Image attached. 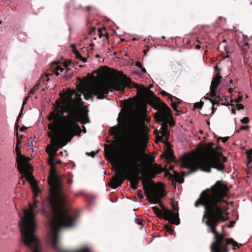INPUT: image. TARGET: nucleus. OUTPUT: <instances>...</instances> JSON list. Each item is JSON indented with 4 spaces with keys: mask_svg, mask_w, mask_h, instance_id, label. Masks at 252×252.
<instances>
[{
    "mask_svg": "<svg viewBox=\"0 0 252 252\" xmlns=\"http://www.w3.org/2000/svg\"><path fill=\"white\" fill-rule=\"evenodd\" d=\"M228 188L221 181H218L210 189L203 190L194 203L198 207L199 205L204 208L202 220L214 235L215 241L212 243L211 250L212 252H228L227 246L232 245L233 249L238 246V244L232 238L225 239L223 234L219 233L217 227L220 222L228 220L225 214L228 205L224 200L227 196Z\"/></svg>",
    "mask_w": 252,
    "mask_h": 252,
    "instance_id": "1",
    "label": "nucleus"
},
{
    "mask_svg": "<svg viewBox=\"0 0 252 252\" xmlns=\"http://www.w3.org/2000/svg\"><path fill=\"white\" fill-rule=\"evenodd\" d=\"M87 109H82L75 100H71L65 105H59L47 117L50 131L48 136L54 139L58 147L61 148L70 141L76 131L80 134L81 129L77 123L85 124L90 122Z\"/></svg>",
    "mask_w": 252,
    "mask_h": 252,
    "instance_id": "2",
    "label": "nucleus"
},
{
    "mask_svg": "<svg viewBox=\"0 0 252 252\" xmlns=\"http://www.w3.org/2000/svg\"><path fill=\"white\" fill-rule=\"evenodd\" d=\"M214 143L210 142L207 144L203 149V152L205 154L206 158L201 160H198L194 156H187L184 158L182 162L183 168H189V171L186 174L183 172L184 175L193 173L200 168L201 170L210 172L211 168H215L219 171L223 172L225 166L221 162V157L222 162L227 161V158L222 156V154H219L213 147Z\"/></svg>",
    "mask_w": 252,
    "mask_h": 252,
    "instance_id": "3",
    "label": "nucleus"
},
{
    "mask_svg": "<svg viewBox=\"0 0 252 252\" xmlns=\"http://www.w3.org/2000/svg\"><path fill=\"white\" fill-rule=\"evenodd\" d=\"M163 171V169L160 165L154 163L152 165V167L149 170L142 174L143 177L144 178L142 180V185L145 195L150 203L154 204H158L163 211L164 219L165 220H168L172 224L178 225L180 222L179 213H173L168 209L165 208L159 202L161 197L164 196V194L155 188V183L151 180L152 178H155L157 174H159Z\"/></svg>",
    "mask_w": 252,
    "mask_h": 252,
    "instance_id": "4",
    "label": "nucleus"
},
{
    "mask_svg": "<svg viewBox=\"0 0 252 252\" xmlns=\"http://www.w3.org/2000/svg\"><path fill=\"white\" fill-rule=\"evenodd\" d=\"M115 71L116 72L115 75L122 77V78L116 79L109 82L101 81L91 87V93L94 95H97L98 99H102L106 97L109 91L112 90L124 93L126 87L137 89V94L142 98L146 97L148 93L153 94V92L147 88L143 86L140 87L138 84L132 82L131 80L127 78L122 71L116 70Z\"/></svg>",
    "mask_w": 252,
    "mask_h": 252,
    "instance_id": "5",
    "label": "nucleus"
},
{
    "mask_svg": "<svg viewBox=\"0 0 252 252\" xmlns=\"http://www.w3.org/2000/svg\"><path fill=\"white\" fill-rule=\"evenodd\" d=\"M141 138V130L138 127H135L130 132L128 136V143L129 151L128 154L127 162L126 167L129 169L125 168V175L126 179L138 185L141 178L138 175L141 173L142 170L139 168L140 161V152L138 148V144Z\"/></svg>",
    "mask_w": 252,
    "mask_h": 252,
    "instance_id": "6",
    "label": "nucleus"
},
{
    "mask_svg": "<svg viewBox=\"0 0 252 252\" xmlns=\"http://www.w3.org/2000/svg\"><path fill=\"white\" fill-rule=\"evenodd\" d=\"M33 204L29 203V209H23V216L21 217L19 223L22 240L26 246L39 244V241L35 235L36 222L35 211L38 208L39 201L33 198Z\"/></svg>",
    "mask_w": 252,
    "mask_h": 252,
    "instance_id": "7",
    "label": "nucleus"
},
{
    "mask_svg": "<svg viewBox=\"0 0 252 252\" xmlns=\"http://www.w3.org/2000/svg\"><path fill=\"white\" fill-rule=\"evenodd\" d=\"M155 109L157 110L154 114V119L158 122L161 123L160 128L161 135L157 136V139L167 145H170L168 141L169 131L168 130V118L171 116V110L164 102L160 101Z\"/></svg>",
    "mask_w": 252,
    "mask_h": 252,
    "instance_id": "8",
    "label": "nucleus"
},
{
    "mask_svg": "<svg viewBox=\"0 0 252 252\" xmlns=\"http://www.w3.org/2000/svg\"><path fill=\"white\" fill-rule=\"evenodd\" d=\"M15 151L17 154L16 163H17L18 170L20 173L26 175L32 168L28 163L30 158L21 154L20 147H16ZM25 176H22L21 179H23Z\"/></svg>",
    "mask_w": 252,
    "mask_h": 252,
    "instance_id": "9",
    "label": "nucleus"
},
{
    "mask_svg": "<svg viewBox=\"0 0 252 252\" xmlns=\"http://www.w3.org/2000/svg\"><path fill=\"white\" fill-rule=\"evenodd\" d=\"M60 62H56L52 63L51 65V68L53 71V73H55L57 76L59 75V71L61 72H63L64 68H66V73L64 76V78H65L66 80H69L71 79L72 76V72H69V71L70 70V68L68 67L69 66H71L73 63L71 61H69L68 62L64 63L63 64V67H62L60 64Z\"/></svg>",
    "mask_w": 252,
    "mask_h": 252,
    "instance_id": "10",
    "label": "nucleus"
},
{
    "mask_svg": "<svg viewBox=\"0 0 252 252\" xmlns=\"http://www.w3.org/2000/svg\"><path fill=\"white\" fill-rule=\"evenodd\" d=\"M239 46L241 48L242 53L243 54L244 63L246 65H250L249 59L247 57V53L249 52V44L248 42L247 38L245 36H243L241 41L238 42Z\"/></svg>",
    "mask_w": 252,
    "mask_h": 252,
    "instance_id": "11",
    "label": "nucleus"
},
{
    "mask_svg": "<svg viewBox=\"0 0 252 252\" xmlns=\"http://www.w3.org/2000/svg\"><path fill=\"white\" fill-rule=\"evenodd\" d=\"M126 179L125 175V168L120 172L118 174L114 176L110 183V186L112 189H116L120 187L123 184L124 181Z\"/></svg>",
    "mask_w": 252,
    "mask_h": 252,
    "instance_id": "12",
    "label": "nucleus"
},
{
    "mask_svg": "<svg viewBox=\"0 0 252 252\" xmlns=\"http://www.w3.org/2000/svg\"><path fill=\"white\" fill-rule=\"evenodd\" d=\"M187 156H192V155H186L182 158V159L181 160V166L183 168H184L182 167V162H183V160L184 159V158L185 157H186ZM188 168L189 169V170L187 172H186L185 171L181 172L182 175H181L178 172L175 171L174 170L173 171L174 172V175H173L171 173H170L168 171H166V172H165V175H169L170 179H174L176 182H179L180 183H182L184 182V179H183V176H188L189 175V174L188 175H184L183 173V172H185L186 174L188 173L189 171V168ZM191 173H190V174ZM189 174H190V173H189Z\"/></svg>",
    "mask_w": 252,
    "mask_h": 252,
    "instance_id": "13",
    "label": "nucleus"
},
{
    "mask_svg": "<svg viewBox=\"0 0 252 252\" xmlns=\"http://www.w3.org/2000/svg\"><path fill=\"white\" fill-rule=\"evenodd\" d=\"M221 78L222 77L219 74H217L213 79L210 86V96L211 97H213L216 95V93H217L218 92V88L220 84V80Z\"/></svg>",
    "mask_w": 252,
    "mask_h": 252,
    "instance_id": "14",
    "label": "nucleus"
},
{
    "mask_svg": "<svg viewBox=\"0 0 252 252\" xmlns=\"http://www.w3.org/2000/svg\"><path fill=\"white\" fill-rule=\"evenodd\" d=\"M46 151L49 155V157L48 160L49 165H50L51 167L55 166V163L54 162V157L57 151V149L50 145H48L46 148Z\"/></svg>",
    "mask_w": 252,
    "mask_h": 252,
    "instance_id": "15",
    "label": "nucleus"
},
{
    "mask_svg": "<svg viewBox=\"0 0 252 252\" xmlns=\"http://www.w3.org/2000/svg\"><path fill=\"white\" fill-rule=\"evenodd\" d=\"M223 96H221L220 95H217L215 96L214 97H215L214 99H213L212 98H209V99L210 100V101L212 103V105H215V104H219L220 103H221V105H225V103L224 101H226V99H223L222 98Z\"/></svg>",
    "mask_w": 252,
    "mask_h": 252,
    "instance_id": "16",
    "label": "nucleus"
},
{
    "mask_svg": "<svg viewBox=\"0 0 252 252\" xmlns=\"http://www.w3.org/2000/svg\"><path fill=\"white\" fill-rule=\"evenodd\" d=\"M164 158L169 161H172L174 159L175 157L173 155V151L170 148H167L164 154H162Z\"/></svg>",
    "mask_w": 252,
    "mask_h": 252,
    "instance_id": "17",
    "label": "nucleus"
},
{
    "mask_svg": "<svg viewBox=\"0 0 252 252\" xmlns=\"http://www.w3.org/2000/svg\"><path fill=\"white\" fill-rule=\"evenodd\" d=\"M218 49L221 52H225L226 53H229L228 48L226 46L225 40H223L222 42H220L218 46Z\"/></svg>",
    "mask_w": 252,
    "mask_h": 252,
    "instance_id": "18",
    "label": "nucleus"
},
{
    "mask_svg": "<svg viewBox=\"0 0 252 252\" xmlns=\"http://www.w3.org/2000/svg\"><path fill=\"white\" fill-rule=\"evenodd\" d=\"M171 102V105L172 108L174 109L175 111L176 112V115H179V110H178V105L180 104L182 102V100H179V102H174L173 99H171L170 100Z\"/></svg>",
    "mask_w": 252,
    "mask_h": 252,
    "instance_id": "19",
    "label": "nucleus"
},
{
    "mask_svg": "<svg viewBox=\"0 0 252 252\" xmlns=\"http://www.w3.org/2000/svg\"><path fill=\"white\" fill-rule=\"evenodd\" d=\"M154 214L157 215V216L159 218H163L164 219V214L162 213L161 211L156 206H154L152 208Z\"/></svg>",
    "mask_w": 252,
    "mask_h": 252,
    "instance_id": "20",
    "label": "nucleus"
},
{
    "mask_svg": "<svg viewBox=\"0 0 252 252\" xmlns=\"http://www.w3.org/2000/svg\"><path fill=\"white\" fill-rule=\"evenodd\" d=\"M28 247L32 251V252H41L39 244L32 245Z\"/></svg>",
    "mask_w": 252,
    "mask_h": 252,
    "instance_id": "21",
    "label": "nucleus"
},
{
    "mask_svg": "<svg viewBox=\"0 0 252 252\" xmlns=\"http://www.w3.org/2000/svg\"><path fill=\"white\" fill-rule=\"evenodd\" d=\"M98 36L100 38L102 36H105L106 39H108L109 34L106 32V29L104 28L103 30L101 29H98Z\"/></svg>",
    "mask_w": 252,
    "mask_h": 252,
    "instance_id": "22",
    "label": "nucleus"
},
{
    "mask_svg": "<svg viewBox=\"0 0 252 252\" xmlns=\"http://www.w3.org/2000/svg\"><path fill=\"white\" fill-rule=\"evenodd\" d=\"M109 156L111 157V158L113 159V162L115 163L116 165H117V167H118V165L117 164V158L116 157V156L114 154L113 150L112 149L109 150Z\"/></svg>",
    "mask_w": 252,
    "mask_h": 252,
    "instance_id": "23",
    "label": "nucleus"
},
{
    "mask_svg": "<svg viewBox=\"0 0 252 252\" xmlns=\"http://www.w3.org/2000/svg\"><path fill=\"white\" fill-rule=\"evenodd\" d=\"M32 190L34 193L33 198H35L38 195V193L40 191V189L37 185H32Z\"/></svg>",
    "mask_w": 252,
    "mask_h": 252,
    "instance_id": "24",
    "label": "nucleus"
},
{
    "mask_svg": "<svg viewBox=\"0 0 252 252\" xmlns=\"http://www.w3.org/2000/svg\"><path fill=\"white\" fill-rule=\"evenodd\" d=\"M164 229H165L166 231L168 232L170 235H173L175 233V232L173 229L172 228V226L171 225L168 224L164 226Z\"/></svg>",
    "mask_w": 252,
    "mask_h": 252,
    "instance_id": "25",
    "label": "nucleus"
},
{
    "mask_svg": "<svg viewBox=\"0 0 252 252\" xmlns=\"http://www.w3.org/2000/svg\"><path fill=\"white\" fill-rule=\"evenodd\" d=\"M167 122L168 125L169 124L171 127H172L175 125V123L172 117V111L171 112V116L169 117L168 118Z\"/></svg>",
    "mask_w": 252,
    "mask_h": 252,
    "instance_id": "26",
    "label": "nucleus"
},
{
    "mask_svg": "<svg viewBox=\"0 0 252 252\" xmlns=\"http://www.w3.org/2000/svg\"><path fill=\"white\" fill-rule=\"evenodd\" d=\"M247 156V159L248 160V162L250 163L252 161V149H249V150L247 151L246 152Z\"/></svg>",
    "mask_w": 252,
    "mask_h": 252,
    "instance_id": "27",
    "label": "nucleus"
},
{
    "mask_svg": "<svg viewBox=\"0 0 252 252\" xmlns=\"http://www.w3.org/2000/svg\"><path fill=\"white\" fill-rule=\"evenodd\" d=\"M171 205L172 207V209L174 211H177V213H178L179 207H178V203L177 201H175V200H173L171 201Z\"/></svg>",
    "mask_w": 252,
    "mask_h": 252,
    "instance_id": "28",
    "label": "nucleus"
},
{
    "mask_svg": "<svg viewBox=\"0 0 252 252\" xmlns=\"http://www.w3.org/2000/svg\"><path fill=\"white\" fill-rule=\"evenodd\" d=\"M160 94L164 96H167L168 99H169L170 100L171 99H173V96L164 91H162L160 92Z\"/></svg>",
    "mask_w": 252,
    "mask_h": 252,
    "instance_id": "29",
    "label": "nucleus"
},
{
    "mask_svg": "<svg viewBox=\"0 0 252 252\" xmlns=\"http://www.w3.org/2000/svg\"><path fill=\"white\" fill-rule=\"evenodd\" d=\"M73 52L75 54L76 58L80 59V58H83V57L81 55V54L76 49L75 47H74L73 49Z\"/></svg>",
    "mask_w": 252,
    "mask_h": 252,
    "instance_id": "30",
    "label": "nucleus"
},
{
    "mask_svg": "<svg viewBox=\"0 0 252 252\" xmlns=\"http://www.w3.org/2000/svg\"><path fill=\"white\" fill-rule=\"evenodd\" d=\"M204 102L203 101H200L199 102H196L194 104V107L195 108H199L201 109L203 105Z\"/></svg>",
    "mask_w": 252,
    "mask_h": 252,
    "instance_id": "31",
    "label": "nucleus"
},
{
    "mask_svg": "<svg viewBox=\"0 0 252 252\" xmlns=\"http://www.w3.org/2000/svg\"><path fill=\"white\" fill-rule=\"evenodd\" d=\"M137 195L138 196L140 201H142L144 199V196L142 194V191L140 189H138L137 191Z\"/></svg>",
    "mask_w": 252,
    "mask_h": 252,
    "instance_id": "32",
    "label": "nucleus"
},
{
    "mask_svg": "<svg viewBox=\"0 0 252 252\" xmlns=\"http://www.w3.org/2000/svg\"><path fill=\"white\" fill-rule=\"evenodd\" d=\"M39 88L38 87V85H36L35 86H34L30 91V93H29V94H33L34 93V92L38 90Z\"/></svg>",
    "mask_w": 252,
    "mask_h": 252,
    "instance_id": "33",
    "label": "nucleus"
},
{
    "mask_svg": "<svg viewBox=\"0 0 252 252\" xmlns=\"http://www.w3.org/2000/svg\"><path fill=\"white\" fill-rule=\"evenodd\" d=\"M241 122L242 124H248L249 122V119L248 117H244L242 119H241Z\"/></svg>",
    "mask_w": 252,
    "mask_h": 252,
    "instance_id": "34",
    "label": "nucleus"
},
{
    "mask_svg": "<svg viewBox=\"0 0 252 252\" xmlns=\"http://www.w3.org/2000/svg\"><path fill=\"white\" fill-rule=\"evenodd\" d=\"M16 136H17V141H16V147H21L20 146V143H21L20 139L19 137V134L18 133V132H17Z\"/></svg>",
    "mask_w": 252,
    "mask_h": 252,
    "instance_id": "35",
    "label": "nucleus"
},
{
    "mask_svg": "<svg viewBox=\"0 0 252 252\" xmlns=\"http://www.w3.org/2000/svg\"><path fill=\"white\" fill-rule=\"evenodd\" d=\"M130 187L134 190H136L137 189L138 184H137L133 183V182H130Z\"/></svg>",
    "mask_w": 252,
    "mask_h": 252,
    "instance_id": "36",
    "label": "nucleus"
},
{
    "mask_svg": "<svg viewBox=\"0 0 252 252\" xmlns=\"http://www.w3.org/2000/svg\"><path fill=\"white\" fill-rule=\"evenodd\" d=\"M135 222L138 225H143V220L141 219L136 218Z\"/></svg>",
    "mask_w": 252,
    "mask_h": 252,
    "instance_id": "37",
    "label": "nucleus"
},
{
    "mask_svg": "<svg viewBox=\"0 0 252 252\" xmlns=\"http://www.w3.org/2000/svg\"><path fill=\"white\" fill-rule=\"evenodd\" d=\"M229 139V137L227 136V137H220L219 138H218V140H222V142L223 143H225L226 142H227L228 141Z\"/></svg>",
    "mask_w": 252,
    "mask_h": 252,
    "instance_id": "38",
    "label": "nucleus"
},
{
    "mask_svg": "<svg viewBox=\"0 0 252 252\" xmlns=\"http://www.w3.org/2000/svg\"><path fill=\"white\" fill-rule=\"evenodd\" d=\"M111 130H113V131L110 132V134L111 135H116L117 132V128H116L115 127H112L111 128Z\"/></svg>",
    "mask_w": 252,
    "mask_h": 252,
    "instance_id": "39",
    "label": "nucleus"
},
{
    "mask_svg": "<svg viewBox=\"0 0 252 252\" xmlns=\"http://www.w3.org/2000/svg\"><path fill=\"white\" fill-rule=\"evenodd\" d=\"M250 126H241L240 127V130H247L249 129Z\"/></svg>",
    "mask_w": 252,
    "mask_h": 252,
    "instance_id": "40",
    "label": "nucleus"
},
{
    "mask_svg": "<svg viewBox=\"0 0 252 252\" xmlns=\"http://www.w3.org/2000/svg\"><path fill=\"white\" fill-rule=\"evenodd\" d=\"M236 107L238 110H242L244 108V106L242 104L237 103Z\"/></svg>",
    "mask_w": 252,
    "mask_h": 252,
    "instance_id": "41",
    "label": "nucleus"
},
{
    "mask_svg": "<svg viewBox=\"0 0 252 252\" xmlns=\"http://www.w3.org/2000/svg\"><path fill=\"white\" fill-rule=\"evenodd\" d=\"M242 98L243 97L242 96L239 95L238 97L236 98L235 100V103H238L240 102L242 100Z\"/></svg>",
    "mask_w": 252,
    "mask_h": 252,
    "instance_id": "42",
    "label": "nucleus"
},
{
    "mask_svg": "<svg viewBox=\"0 0 252 252\" xmlns=\"http://www.w3.org/2000/svg\"><path fill=\"white\" fill-rule=\"evenodd\" d=\"M123 126H126L127 123V120L126 117L125 116H124L123 117Z\"/></svg>",
    "mask_w": 252,
    "mask_h": 252,
    "instance_id": "43",
    "label": "nucleus"
},
{
    "mask_svg": "<svg viewBox=\"0 0 252 252\" xmlns=\"http://www.w3.org/2000/svg\"><path fill=\"white\" fill-rule=\"evenodd\" d=\"M21 115H22V113H20V114H19V116H18V119H17V124H16V126H15V129H16L17 130H18V127H19V126L18 125V121H19V119H20V117H21Z\"/></svg>",
    "mask_w": 252,
    "mask_h": 252,
    "instance_id": "44",
    "label": "nucleus"
},
{
    "mask_svg": "<svg viewBox=\"0 0 252 252\" xmlns=\"http://www.w3.org/2000/svg\"><path fill=\"white\" fill-rule=\"evenodd\" d=\"M135 65L140 68H142V64H141V63L140 62H138V61L136 62Z\"/></svg>",
    "mask_w": 252,
    "mask_h": 252,
    "instance_id": "45",
    "label": "nucleus"
},
{
    "mask_svg": "<svg viewBox=\"0 0 252 252\" xmlns=\"http://www.w3.org/2000/svg\"><path fill=\"white\" fill-rule=\"evenodd\" d=\"M91 96V95L90 94H84V98L86 100H88Z\"/></svg>",
    "mask_w": 252,
    "mask_h": 252,
    "instance_id": "46",
    "label": "nucleus"
},
{
    "mask_svg": "<svg viewBox=\"0 0 252 252\" xmlns=\"http://www.w3.org/2000/svg\"><path fill=\"white\" fill-rule=\"evenodd\" d=\"M86 9L87 11H89L91 9H92V7L91 6H88L86 7Z\"/></svg>",
    "mask_w": 252,
    "mask_h": 252,
    "instance_id": "47",
    "label": "nucleus"
},
{
    "mask_svg": "<svg viewBox=\"0 0 252 252\" xmlns=\"http://www.w3.org/2000/svg\"><path fill=\"white\" fill-rule=\"evenodd\" d=\"M27 128L26 126H24L20 128V130L21 131H24V130H26Z\"/></svg>",
    "mask_w": 252,
    "mask_h": 252,
    "instance_id": "48",
    "label": "nucleus"
},
{
    "mask_svg": "<svg viewBox=\"0 0 252 252\" xmlns=\"http://www.w3.org/2000/svg\"><path fill=\"white\" fill-rule=\"evenodd\" d=\"M72 182H73V181H72V179H71V178H69V179H68L67 180V183H68L69 184H72Z\"/></svg>",
    "mask_w": 252,
    "mask_h": 252,
    "instance_id": "49",
    "label": "nucleus"
},
{
    "mask_svg": "<svg viewBox=\"0 0 252 252\" xmlns=\"http://www.w3.org/2000/svg\"><path fill=\"white\" fill-rule=\"evenodd\" d=\"M28 177L33 180V176L31 174H27Z\"/></svg>",
    "mask_w": 252,
    "mask_h": 252,
    "instance_id": "50",
    "label": "nucleus"
},
{
    "mask_svg": "<svg viewBox=\"0 0 252 252\" xmlns=\"http://www.w3.org/2000/svg\"><path fill=\"white\" fill-rule=\"evenodd\" d=\"M216 109H217V108H215L214 105V106L213 105L212 108V113H214L215 112Z\"/></svg>",
    "mask_w": 252,
    "mask_h": 252,
    "instance_id": "51",
    "label": "nucleus"
},
{
    "mask_svg": "<svg viewBox=\"0 0 252 252\" xmlns=\"http://www.w3.org/2000/svg\"><path fill=\"white\" fill-rule=\"evenodd\" d=\"M81 61H82L83 62L85 63L87 61V59L83 57V58H80V59Z\"/></svg>",
    "mask_w": 252,
    "mask_h": 252,
    "instance_id": "52",
    "label": "nucleus"
},
{
    "mask_svg": "<svg viewBox=\"0 0 252 252\" xmlns=\"http://www.w3.org/2000/svg\"><path fill=\"white\" fill-rule=\"evenodd\" d=\"M234 223H235V222L233 221H231L230 222V224L228 226V227H233V224H234Z\"/></svg>",
    "mask_w": 252,
    "mask_h": 252,
    "instance_id": "53",
    "label": "nucleus"
},
{
    "mask_svg": "<svg viewBox=\"0 0 252 252\" xmlns=\"http://www.w3.org/2000/svg\"><path fill=\"white\" fill-rule=\"evenodd\" d=\"M62 163V161L61 160H58L56 163L55 164H60Z\"/></svg>",
    "mask_w": 252,
    "mask_h": 252,
    "instance_id": "54",
    "label": "nucleus"
},
{
    "mask_svg": "<svg viewBox=\"0 0 252 252\" xmlns=\"http://www.w3.org/2000/svg\"><path fill=\"white\" fill-rule=\"evenodd\" d=\"M95 155V153L94 152H92L90 154V156L92 157H94V156Z\"/></svg>",
    "mask_w": 252,
    "mask_h": 252,
    "instance_id": "55",
    "label": "nucleus"
},
{
    "mask_svg": "<svg viewBox=\"0 0 252 252\" xmlns=\"http://www.w3.org/2000/svg\"><path fill=\"white\" fill-rule=\"evenodd\" d=\"M141 68V71L142 72V73L146 72V70L145 68H143L142 67V68Z\"/></svg>",
    "mask_w": 252,
    "mask_h": 252,
    "instance_id": "56",
    "label": "nucleus"
},
{
    "mask_svg": "<svg viewBox=\"0 0 252 252\" xmlns=\"http://www.w3.org/2000/svg\"><path fill=\"white\" fill-rule=\"evenodd\" d=\"M175 99V100L177 101V102H179V100H180V99L178 98H177V97L176 96H173V100Z\"/></svg>",
    "mask_w": 252,
    "mask_h": 252,
    "instance_id": "57",
    "label": "nucleus"
},
{
    "mask_svg": "<svg viewBox=\"0 0 252 252\" xmlns=\"http://www.w3.org/2000/svg\"><path fill=\"white\" fill-rule=\"evenodd\" d=\"M200 46L199 44L196 45L195 46V49H200Z\"/></svg>",
    "mask_w": 252,
    "mask_h": 252,
    "instance_id": "58",
    "label": "nucleus"
},
{
    "mask_svg": "<svg viewBox=\"0 0 252 252\" xmlns=\"http://www.w3.org/2000/svg\"><path fill=\"white\" fill-rule=\"evenodd\" d=\"M83 131L84 133H85L86 132V129L84 126H83Z\"/></svg>",
    "mask_w": 252,
    "mask_h": 252,
    "instance_id": "59",
    "label": "nucleus"
},
{
    "mask_svg": "<svg viewBox=\"0 0 252 252\" xmlns=\"http://www.w3.org/2000/svg\"><path fill=\"white\" fill-rule=\"evenodd\" d=\"M28 99H29V96H27L26 97H25V98H24V100H25L26 101H27V100H28Z\"/></svg>",
    "mask_w": 252,
    "mask_h": 252,
    "instance_id": "60",
    "label": "nucleus"
},
{
    "mask_svg": "<svg viewBox=\"0 0 252 252\" xmlns=\"http://www.w3.org/2000/svg\"><path fill=\"white\" fill-rule=\"evenodd\" d=\"M148 50H149V49H147V50H144V54H146V53H147V51H148Z\"/></svg>",
    "mask_w": 252,
    "mask_h": 252,
    "instance_id": "61",
    "label": "nucleus"
},
{
    "mask_svg": "<svg viewBox=\"0 0 252 252\" xmlns=\"http://www.w3.org/2000/svg\"><path fill=\"white\" fill-rule=\"evenodd\" d=\"M26 103H27V101H26L25 100H24L23 102V105L24 106Z\"/></svg>",
    "mask_w": 252,
    "mask_h": 252,
    "instance_id": "62",
    "label": "nucleus"
},
{
    "mask_svg": "<svg viewBox=\"0 0 252 252\" xmlns=\"http://www.w3.org/2000/svg\"><path fill=\"white\" fill-rule=\"evenodd\" d=\"M232 90H233L232 88H229V90H228L229 92H230V93L232 91Z\"/></svg>",
    "mask_w": 252,
    "mask_h": 252,
    "instance_id": "63",
    "label": "nucleus"
},
{
    "mask_svg": "<svg viewBox=\"0 0 252 252\" xmlns=\"http://www.w3.org/2000/svg\"><path fill=\"white\" fill-rule=\"evenodd\" d=\"M232 113L235 114V110L234 109H232Z\"/></svg>",
    "mask_w": 252,
    "mask_h": 252,
    "instance_id": "64",
    "label": "nucleus"
}]
</instances>
